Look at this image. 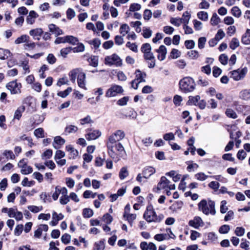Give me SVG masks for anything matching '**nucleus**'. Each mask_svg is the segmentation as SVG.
<instances>
[{"label": "nucleus", "mask_w": 250, "mask_h": 250, "mask_svg": "<svg viewBox=\"0 0 250 250\" xmlns=\"http://www.w3.org/2000/svg\"><path fill=\"white\" fill-rule=\"evenodd\" d=\"M198 207L199 210L206 215H208L209 213L212 215H215L216 213L215 203L211 200L208 201V203L206 200H202L198 204Z\"/></svg>", "instance_id": "3"}, {"label": "nucleus", "mask_w": 250, "mask_h": 250, "mask_svg": "<svg viewBox=\"0 0 250 250\" xmlns=\"http://www.w3.org/2000/svg\"><path fill=\"white\" fill-rule=\"evenodd\" d=\"M125 137L124 132L121 130H118L110 135L106 143L108 150L114 152V148L119 153L123 152L125 148L121 141Z\"/></svg>", "instance_id": "1"}, {"label": "nucleus", "mask_w": 250, "mask_h": 250, "mask_svg": "<svg viewBox=\"0 0 250 250\" xmlns=\"http://www.w3.org/2000/svg\"><path fill=\"white\" fill-rule=\"evenodd\" d=\"M78 130V128L77 126L74 125H67L64 129V132L66 135L75 133Z\"/></svg>", "instance_id": "22"}, {"label": "nucleus", "mask_w": 250, "mask_h": 250, "mask_svg": "<svg viewBox=\"0 0 250 250\" xmlns=\"http://www.w3.org/2000/svg\"><path fill=\"white\" fill-rule=\"evenodd\" d=\"M101 135V132L99 130H94L88 132L85 135V138L88 140H93L98 138Z\"/></svg>", "instance_id": "14"}, {"label": "nucleus", "mask_w": 250, "mask_h": 250, "mask_svg": "<svg viewBox=\"0 0 250 250\" xmlns=\"http://www.w3.org/2000/svg\"><path fill=\"white\" fill-rule=\"evenodd\" d=\"M34 184V182L33 181H29L27 177H25L21 182V185L23 187H30Z\"/></svg>", "instance_id": "62"}, {"label": "nucleus", "mask_w": 250, "mask_h": 250, "mask_svg": "<svg viewBox=\"0 0 250 250\" xmlns=\"http://www.w3.org/2000/svg\"><path fill=\"white\" fill-rule=\"evenodd\" d=\"M64 216L62 213L58 214L57 212L54 211L52 213V219L50 222V225L52 226H55L57 225L58 221L62 220Z\"/></svg>", "instance_id": "15"}, {"label": "nucleus", "mask_w": 250, "mask_h": 250, "mask_svg": "<svg viewBox=\"0 0 250 250\" xmlns=\"http://www.w3.org/2000/svg\"><path fill=\"white\" fill-rule=\"evenodd\" d=\"M247 71L248 69L246 67L233 70L229 72L231 73L230 77V78H243L245 76Z\"/></svg>", "instance_id": "8"}, {"label": "nucleus", "mask_w": 250, "mask_h": 250, "mask_svg": "<svg viewBox=\"0 0 250 250\" xmlns=\"http://www.w3.org/2000/svg\"><path fill=\"white\" fill-rule=\"evenodd\" d=\"M66 42L69 43L72 45H75L79 42L77 38L73 36H66Z\"/></svg>", "instance_id": "31"}, {"label": "nucleus", "mask_w": 250, "mask_h": 250, "mask_svg": "<svg viewBox=\"0 0 250 250\" xmlns=\"http://www.w3.org/2000/svg\"><path fill=\"white\" fill-rule=\"evenodd\" d=\"M229 46L231 49H235L239 46V40L236 38H232L231 41L229 43Z\"/></svg>", "instance_id": "32"}, {"label": "nucleus", "mask_w": 250, "mask_h": 250, "mask_svg": "<svg viewBox=\"0 0 250 250\" xmlns=\"http://www.w3.org/2000/svg\"><path fill=\"white\" fill-rule=\"evenodd\" d=\"M152 13L150 10L146 9L144 12V19L146 21H148L152 17Z\"/></svg>", "instance_id": "61"}, {"label": "nucleus", "mask_w": 250, "mask_h": 250, "mask_svg": "<svg viewBox=\"0 0 250 250\" xmlns=\"http://www.w3.org/2000/svg\"><path fill=\"white\" fill-rule=\"evenodd\" d=\"M104 242V240H102L96 242L93 250H104L105 248Z\"/></svg>", "instance_id": "24"}, {"label": "nucleus", "mask_w": 250, "mask_h": 250, "mask_svg": "<svg viewBox=\"0 0 250 250\" xmlns=\"http://www.w3.org/2000/svg\"><path fill=\"white\" fill-rule=\"evenodd\" d=\"M143 217L148 223H159L164 218V216L163 214H156L153 207L151 205L147 206Z\"/></svg>", "instance_id": "2"}, {"label": "nucleus", "mask_w": 250, "mask_h": 250, "mask_svg": "<svg viewBox=\"0 0 250 250\" xmlns=\"http://www.w3.org/2000/svg\"><path fill=\"white\" fill-rule=\"evenodd\" d=\"M183 205V203L181 201H178L174 203L169 208V209L173 212H177L181 209Z\"/></svg>", "instance_id": "20"}, {"label": "nucleus", "mask_w": 250, "mask_h": 250, "mask_svg": "<svg viewBox=\"0 0 250 250\" xmlns=\"http://www.w3.org/2000/svg\"><path fill=\"white\" fill-rule=\"evenodd\" d=\"M225 113L227 116L229 118H231L232 119H236L237 118V115L236 112L232 109H227Z\"/></svg>", "instance_id": "35"}, {"label": "nucleus", "mask_w": 250, "mask_h": 250, "mask_svg": "<svg viewBox=\"0 0 250 250\" xmlns=\"http://www.w3.org/2000/svg\"><path fill=\"white\" fill-rule=\"evenodd\" d=\"M182 17V18H179V21H180L181 23H184V24H188L190 18V15L188 11H186L183 13Z\"/></svg>", "instance_id": "25"}, {"label": "nucleus", "mask_w": 250, "mask_h": 250, "mask_svg": "<svg viewBox=\"0 0 250 250\" xmlns=\"http://www.w3.org/2000/svg\"><path fill=\"white\" fill-rule=\"evenodd\" d=\"M212 69L213 76L215 78L218 77L221 74L222 70L216 66H213Z\"/></svg>", "instance_id": "63"}, {"label": "nucleus", "mask_w": 250, "mask_h": 250, "mask_svg": "<svg viewBox=\"0 0 250 250\" xmlns=\"http://www.w3.org/2000/svg\"><path fill=\"white\" fill-rule=\"evenodd\" d=\"M96 195V193H93L91 191L88 190H85L83 193V196L85 199H88L90 197L94 198Z\"/></svg>", "instance_id": "44"}, {"label": "nucleus", "mask_w": 250, "mask_h": 250, "mask_svg": "<svg viewBox=\"0 0 250 250\" xmlns=\"http://www.w3.org/2000/svg\"><path fill=\"white\" fill-rule=\"evenodd\" d=\"M93 215V210L89 208H85L83 210V215L84 218H90Z\"/></svg>", "instance_id": "30"}, {"label": "nucleus", "mask_w": 250, "mask_h": 250, "mask_svg": "<svg viewBox=\"0 0 250 250\" xmlns=\"http://www.w3.org/2000/svg\"><path fill=\"white\" fill-rule=\"evenodd\" d=\"M84 46L82 43H78V46L72 48V50L73 52H83L84 50Z\"/></svg>", "instance_id": "45"}, {"label": "nucleus", "mask_w": 250, "mask_h": 250, "mask_svg": "<svg viewBox=\"0 0 250 250\" xmlns=\"http://www.w3.org/2000/svg\"><path fill=\"white\" fill-rule=\"evenodd\" d=\"M28 209L33 213H36L42 210L43 208L42 206H29Z\"/></svg>", "instance_id": "38"}, {"label": "nucleus", "mask_w": 250, "mask_h": 250, "mask_svg": "<svg viewBox=\"0 0 250 250\" xmlns=\"http://www.w3.org/2000/svg\"><path fill=\"white\" fill-rule=\"evenodd\" d=\"M48 28L49 31L55 34L56 37L63 34L62 30L54 24H50L48 25Z\"/></svg>", "instance_id": "16"}, {"label": "nucleus", "mask_w": 250, "mask_h": 250, "mask_svg": "<svg viewBox=\"0 0 250 250\" xmlns=\"http://www.w3.org/2000/svg\"><path fill=\"white\" fill-rule=\"evenodd\" d=\"M89 62L92 66L96 67L98 64V57L96 56H92L89 59Z\"/></svg>", "instance_id": "57"}, {"label": "nucleus", "mask_w": 250, "mask_h": 250, "mask_svg": "<svg viewBox=\"0 0 250 250\" xmlns=\"http://www.w3.org/2000/svg\"><path fill=\"white\" fill-rule=\"evenodd\" d=\"M65 143V140L60 136H56L54 138L53 146L54 148L58 149Z\"/></svg>", "instance_id": "12"}, {"label": "nucleus", "mask_w": 250, "mask_h": 250, "mask_svg": "<svg viewBox=\"0 0 250 250\" xmlns=\"http://www.w3.org/2000/svg\"><path fill=\"white\" fill-rule=\"evenodd\" d=\"M208 186L210 188L213 189L214 191H217L220 187V184L216 181H212L208 184Z\"/></svg>", "instance_id": "49"}, {"label": "nucleus", "mask_w": 250, "mask_h": 250, "mask_svg": "<svg viewBox=\"0 0 250 250\" xmlns=\"http://www.w3.org/2000/svg\"><path fill=\"white\" fill-rule=\"evenodd\" d=\"M136 218V214H126V219L131 227H132L133 226L134 222Z\"/></svg>", "instance_id": "26"}, {"label": "nucleus", "mask_w": 250, "mask_h": 250, "mask_svg": "<svg viewBox=\"0 0 250 250\" xmlns=\"http://www.w3.org/2000/svg\"><path fill=\"white\" fill-rule=\"evenodd\" d=\"M240 97L245 100L250 99V90L245 89L240 93Z\"/></svg>", "instance_id": "27"}, {"label": "nucleus", "mask_w": 250, "mask_h": 250, "mask_svg": "<svg viewBox=\"0 0 250 250\" xmlns=\"http://www.w3.org/2000/svg\"><path fill=\"white\" fill-rule=\"evenodd\" d=\"M155 172V169L152 167H147L143 171V177L146 179L148 178Z\"/></svg>", "instance_id": "17"}, {"label": "nucleus", "mask_w": 250, "mask_h": 250, "mask_svg": "<svg viewBox=\"0 0 250 250\" xmlns=\"http://www.w3.org/2000/svg\"><path fill=\"white\" fill-rule=\"evenodd\" d=\"M11 53L8 49L0 48V59L5 60L10 56Z\"/></svg>", "instance_id": "23"}, {"label": "nucleus", "mask_w": 250, "mask_h": 250, "mask_svg": "<svg viewBox=\"0 0 250 250\" xmlns=\"http://www.w3.org/2000/svg\"><path fill=\"white\" fill-rule=\"evenodd\" d=\"M72 88L71 87H68L66 90L63 91H60L58 93V95L62 97L65 98L71 92Z\"/></svg>", "instance_id": "55"}, {"label": "nucleus", "mask_w": 250, "mask_h": 250, "mask_svg": "<svg viewBox=\"0 0 250 250\" xmlns=\"http://www.w3.org/2000/svg\"><path fill=\"white\" fill-rule=\"evenodd\" d=\"M64 156L65 153L63 151L61 150H57L55 153L54 159L55 161H57V160H60Z\"/></svg>", "instance_id": "56"}, {"label": "nucleus", "mask_w": 250, "mask_h": 250, "mask_svg": "<svg viewBox=\"0 0 250 250\" xmlns=\"http://www.w3.org/2000/svg\"><path fill=\"white\" fill-rule=\"evenodd\" d=\"M198 18L201 20L206 21L208 19V13L205 11H200L197 13Z\"/></svg>", "instance_id": "43"}, {"label": "nucleus", "mask_w": 250, "mask_h": 250, "mask_svg": "<svg viewBox=\"0 0 250 250\" xmlns=\"http://www.w3.org/2000/svg\"><path fill=\"white\" fill-rule=\"evenodd\" d=\"M169 184H170V181L166 177L162 176L161 178L160 181L158 184L157 189L161 190L168 188Z\"/></svg>", "instance_id": "13"}, {"label": "nucleus", "mask_w": 250, "mask_h": 250, "mask_svg": "<svg viewBox=\"0 0 250 250\" xmlns=\"http://www.w3.org/2000/svg\"><path fill=\"white\" fill-rule=\"evenodd\" d=\"M72 49L71 47H68L66 48H62L61 50L60 53L61 55L64 58H66L67 55L69 53Z\"/></svg>", "instance_id": "58"}, {"label": "nucleus", "mask_w": 250, "mask_h": 250, "mask_svg": "<svg viewBox=\"0 0 250 250\" xmlns=\"http://www.w3.org/2000/svg\"><path fill=\"white\" fill-rule=\"evenodd\" d=\"M67 18L69 20H71L75 16V12L73 9L69 8L66 11Z\"/></svg>", "instance_id": "64"}, {"label": "nucleus", "mask_w": 250, "mask_h": 250, "mask_svg": "<svg viewBox=\"0 0 250 250\" xmlns=\"http://www.w3.org/2000/svg\"><path fill=\"white\" fill-rule=\"evenodd\" d=\"M230 230V227L228 225H224L221 226L219 229V232L221 234H226Z\"/></svg>", "instance_id": "47"}, {"label": "nucleus", "mask_w": 250, "mask_h": 250, "mask_svg": "<svg viewBox=\"0 0 250 250\" xmlns=\"http://www.w3.org/2000/svg\"><path fill=\"white\" fill-rule=\"evenodd\" d=\"M53 154V151L50 149H47L44 151L42 155V159H47L50 158Z\"/></svg>", "instance_id": "42"}, {"label": "nucleus", "mask_w": 250, "mask_h": 250, "mask_svg": "<svg viewBox=\"0 0 250 250\" xmlns=\"http://www.w3.org/2000/svg\"><path fill=\"white\" fill-rule=\"evenodd\" d=\"M154 238L158 241H162L164 240H168V234L166 233L157 234L154 236Z\"/></svg>", "instance_id": "36"}, {"label": "nucleus", "mask_w": 250, "mask_h": 250, "mask_svg": "<svg viewBox=\"0 0 250 250\" xmlns=\"http://www.w3.org/2000/svg\"><path fill=\"white\" fill-rule=\"evenodd\" d=\"M126 47H128L131 50L134 52H138V46L135 43H131L130 42H128L126 43Z\"/></svg>", "instance_id": "54"}, {"label": "nucleus", "mask_w": 250, "mask_h": 250, "mask_svg": "<svg viewBox=\"0 0 250 250\" xmlns=\"http://www.w3.org/2000/svg\"><path fill=\"white\" fill-rule=\"evenodd\" d=\"M142 35L145 38H149L152 35V31L148 28L144 27Z\"/></svg>", "instance_id": "53"}, {"label": "nucleus", "mask_w": 250, "mask_h": 250, "mask_svg": "<svg viewBox=\"0 0 250 250\" xmlns=\"http://www.w3.org/2000/svg\"><path fill=\"white\" fill-rule=\"evenodd\" d=\"M220 19L216 13H214L210 20V23L213 25H216L220 22Z\"/></svg>", "instance_id": "33"}, {"label": "nucleus", "mask_w": 250, "mask_h": 250, "mask_svg": "<svg viewBox=\"0 0 250 250\" xmlns=\"http://www.w3.org/2000/svg\"><path fill=\"white\" fill-rule=\"evenodd\" d=\"M34 133L38 138H43L44 137V130L42 128H39L35 129Z\"/></svg>", "instance_id": "50"}, {"label": "nucleus", "mask_w": 250, "mask_h": 250, "mask_svg": "<svg viewBox=\"0 0 250 250\" xmlns=\"http://www.w3.org/2000/svg\"><path fill=\"white\" fill-rule=\"evenodd\" d=\"M3 155L7 159H14L15 156L11 150H5L3 153Z\"/></svg>", "instance_id": "40"}, {"label": "nucleus", "mask_w": 250, "mask_h": 250, "mask_svg": "<svg viewBox=\"0 0 250 250\" xmlns=\"http://www.w3.org/2000/svg\"><path fill=\"white\" fill-rule=\"evenodd\" d=\"M141 8V5L140 4L133 3L130 5L129 11L130 12H135L140 10Z\"/></svg>", "instance_id": "41"}, {"label": "nucleus", "mask_w": 250, "mask_h": 250, "mask_svg": "<svg viewBox=\"0 0 250 250\" xmlns=\"http://www.w3.org/2000/svg\"><path fill=\"white\" fill-rule=\"evenodd\" d=\"M195 42L193 40H186L185 42V45L188 49H191L194 47Z\"/></svg>", "instance_id": "59"}, {"label": "nucleus", "mask_w": 250, "mask_h": 250, "mask_svg": "<svg viewBox=\"0 0 250 250\" xmlns=\"http://www.w3.org/2000/svg\"><path fill=\"white\" fill-rule=\"evenodd\" d=\"M104 62L105 64L109 66L115 65L120 66L122 64V60L116 54L106 56L104 59Z\"/></svg>", "instance_id": "5"}, {"label": "nucleus", "mask_w": 250, "mask_h": 250, "mask_svg": "<svg viewBox=\"0 0 250 250\" xmlns=\"http://www.w3.org/2000/svg\"><path fill=\"white\" fill-rule=\"evenodd\" d=\"M48 68L47 65L46 64H43L42 65L39 70V75L41 78H44L46 77V75L45 74L44 72L45 71L48 70Z\"/></svg>", "instance_id": "51"}, {"label": "nucleus", "mask_w": 250, "mask_h": 250, "mask_svg": "<svg viewBox=\"0 0 250 250\" xmlns=\"http://www.w3.org/2000/svg\"><path fill=\"white\" fill-rule=\"evenodd\" d=\"M70 78H85V74L81 68L73 69L69 73Z\"/></svg>", "instance_id": "10"}, {"label": "nucleus", "mask_w": 250, "mask_h": 250, "mask_svg": "<svg viewBox=\"0 0 250 250\" xmlns=\"http://www.w3.org/2000/svg\"><path fill=\"white\" fill-rule=\"evenodd\" d=\"M66 150L69 152L70 158L75 159L78 155V151L71 145H67L65 147Z\"/></svg>", "instance_id": "18"}, {"label": "nucleus", "mask_w": 250, "mask_h": 250, "mask_svg": "<svg viewBox=\"0 0 250 250\" xmlns=\"http://www.w3.org/2000/svg\"><path fill=\"white\" fill-rule=\"evenodd\" d=\"M6 87L12 94H15L21 93V83H18L17 80H15L7 84Z\"/></svg>", "instance_id": "6"}, {"label": "nucleus", "mask_w": 250, "mask_h": 250, "mask_svg": "<svg viewBox=\"0 0 250 250\" xmlns=\"http://www.w3.org/2000/svg\"><path fill=\"white\" fill-rule=\"evenodd\" d=\"M195 177L197 180L203 181L208 177V176L205 175L203 172H199L195 175Z\"/></svg>", "instance_id": "60"}, {"label": "nucleus", "mask_w": 250, "mask_h": 250, "mask_svg": "<svg viewBox=\"0 0 250 250\" xmlns=\"http://www.w3.org/2000/svg\"><path fill=\"white\" fill-rule=\"evenodd\" d=\"M18 166L21 168V173L23 175L31 173L33 171L32 167L30 166H28L24 159L21 160L18 163Z\"/></svg>", "instance_id": "7"}, {"label": "nucleus", "mask_w": 250, "mask_h": 250, "mask_svg": "<svg viewBox=\"0 0 250 250\" xmlns=\"http://www.w3.org/2000/svg\"><path fill=\"white\" fill-rule=\"evenodd\" d=\"M200 99V97L199 96H196L195 97L189 96L188 103L189 104H194L197 105Z\"/></svg>", "instance_id": "37"}, {"label": "nucleus", "mask_w": 250, "mask_h": 250, "mask_svg": "<svg viewBox=\"0 0 250 250\" xmlns=\"http://www.w3.org/2000/svg\"><path fill=\"white\" fill-rule=\"evenodd\" d=\"M43 34V31L42 28H39L36 29H32L29 32L30 36H33L34 39H37L38 40H40L39 38H36V37L41 36Z\"/></svg>", "instance_id": "21"}, {"label": "nucleus", "mask_w": 250, "mask_h": 250, "mask_svg": "<svg viewBox=\"0 0 250 250\" xmlns=\"http://www.w3.org/2000/svg\"><path fill=\"white\" fill-rule=\"evenodd\" d=\"M29 37L26 35H23L18 38L15 41V44H20L22 42H27Z\"/></svg>", "instance_id": "29"}, {"label": "nucleus", "mask_w": 250, "mask_h": 250, "mask_svg": "<svg viewBox=\"0 0 250 250\" xmlns=\"http://www.w3.org/2000/svg\"><path fill=\"white\" fill-rule=\"evenodd\" d=\"M231 13L233 16L236 18H239L241 17L242 14L241 10L236 6H234L231 8Z\"/></svg>", "instance_id": "28"}, {"label": "nucleus", "mask_w": 250, "mask_h": 250, "mask_svg": "<svg viewBox=\"0 0 250 250\" xmlns=\"http://www.w3.org/2000/svg\"><path fill=\"white\" fill-rule=\"evenodd\" d=\"M151 50V47L149 43H145L142 44L141 51L144 54L149 53Z\"/></svg>", "instance_id": "34"}, {"label": "nucleus", "mask_w": 250, "mask_h": 250, "mask_svg": "<svg viewBox=\"0 0 250 250\" xmlns=\"http://www.w3.org/2000/svg\"><path fill=\"white\" fill-rule=\"evenodd\" d=\"M102 219L106 224H110L113 221V217L109 213H106L103 216Z\"/></svg>", "instance_id": "46"}, {"label": "nucleus", "mask_w": 250, "mask_h": 250, "mask_svg": "<svg viewBox=\"0 0 250 250\" xmlns=\"http://www.w3.org/2000/svg\"><path fill=\"white\" fill-rule=\"evenodd\" d=\"M71 238V237L69 234L65 233L62 235L61 237V240L62 243H64V244H67L70 242Z\"/></svg>", "instance_id": "52"}, {"label": "nucleus", "mask_w": 250, "mask_h": 250, "mask_svg": "<svg viewBox=\"0 0 250 250\" xmlns=\"http://www.w3.org/2000/svg\"><path fill=\"white\" fill-rule=\"evenodd\" d=\"M179 85L181 90L187 93L194 89L195 83L193 79H181L179 82Z\"/></svg>", "instance_id": "4"}, {"label": "nucleus", "mask_w": 250, "mask_h": 250, "mask_svg": "<svg viewBox=\"0 0 250 250\" xmlns=\"http://www.w3.org/2000/svg\"><path fill=\"white\" fill-rule=\"evenodd\" d=\"M122 87L119 85H113L106 92L105 96L107 97H114L118 94L123 92Z\"/></svg>", "instance_id": "9"}, {"label": "nucleus", "mask_w": 250, "mask_h": 250, "mask_svg": "<svg viewBox=\"0 0 250 250\" xmlns=\"http://www.w3.org/2000/svg\"><path fill=\"white\" fill-rule=\"evenodd\" d=\"M181 55V52L177 49L173 48L171 50L170 56L172 59H177Z\"/></svg>", "instance_id": "39"}, {"label": "nucleus", "mask_w": 250, "mask_h": 250, "mask_svg": "<svg viewBox=\"0 0 250 250\" xmlns=\"http://www.w3.org/2000/svg\"><path fill=\"white\" fill-rule=\"evenodd\" d=\"M204 222L199 216H195L193 219L190 220L188 222V225L196 229H199L201 227L204 226Z\"/></svg>", "instance_id": "11"}, {"label": "nucleus", "mask_w": 250, "mask_h": 250, "mask_svg": "<svg viewBox=\"0 0 250 250\" xmlns=\"http://www.w3.org/2000/svg\"><path fill=\"white\" fill-rule=\"evenodd\" d=\"M228 57L225 54H221L219 57V61L223 65H226L228 62Z\"/></svg>", "instance_id": "48"}, {"label": "nucleus", "mask_w": 250, "mask_h": 250, "mask_svg": "<svg viewBox=\"0 0 250 250\" xmlns=\"http://www.w3.org/2000/svg\"><path fill=\"white\" fill-rule=\"evenodd\" d=\"M38 17V15L34 11H31L26 18L27 23L32 24L35 22V20Z\"/></svg>", "instance_id": "19"}]
</instances>
